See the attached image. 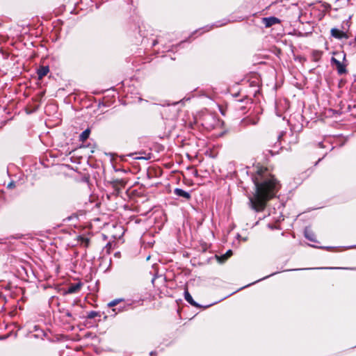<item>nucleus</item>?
Returning a JSON list of instances; mask_svg holds the SVG:
<instances>
[{"label": "nucleus", "instance_id": "f257e3e1", "mask_svg": "<svg viewBox=\"0 0 356 356\" xmlns=\"http://www.w3.org/2000/svg\"><path fill=\"white\" fill-rule=\"evenodd\" d=\"M255 186V193L249 197V204L252 209L261 211L264 209L266 202L273 197L280 188L276 179L271 175L266 168H260L252 177Z\"/></svg>", "mask_w": 356, "mask_h": 356}, {"label": "nucleus", "instance_id": "f03ea898", "mask_svg": "<svg viewBox=\"0 0 356 356\" xmlns=\"http://www.w3.org/2000/svg\"><path fill=\"white\" fill-rule=\"evenodd\" d=\"M332 63L336 66L337 72L339 74H343L346 72V66L335 58H332Z\"/></svg>", "mask_w": 356, "mask_h": 356}, {"label": "nucleus", "instance_id": "7ed1b4c3", "mask_svg": "<svg viewBox=\"0 0 356 356\" xmlns=\"http://www.w3.org/2000/svg\"><path fill=\"white\" fill-rule=\"evenodd\" d=\"M262 20L266 27H270L280 22V19L275 17H265Z\"/></svg>", "mask_w": 356, "mask_h": 356}, {"label": "nucleus", "instance_id": "20e7f679", "mask_svg": "<svg viewBox=\"0 0 356 356\" xmlns=\"http://www.w3.org/2000/svg\"><path fill=\"white\" fill-rule=\"evenodd\" d=\"M174 193L176 195L182 197L186 200H188L191 197V195L188 192H186L181 188H175L174 191Z\"/></svg>", "mask_w": 356, "mask_h": 356}, {"label": "nucleus", "instance_id": "39448f33", "mask_svg": "<svg viewBox=\"0 0 356 356\" xmlns=\"http://www.w3.org/2000/svg\"><path fill=\"white\" fill-rule=\"evenodd\" d=\"M184 298L191 305L197 307H199V305L193 300L191 295L189 293V292L188 291L187 289H186L184 291Z\"/></svg>", "mask_w": 356, "mask_h": 356}, {"label": "nucleus", "instance_id": "423d86ee", "mask_svg": "<svg viewBox=\"0 0 356 356\" xmlns=\"http://www.w3.org/2000/svg\"><path fill=\"white\" fill-rule=\"evenodd\" d=\"M81 287V283H76V284H72L67 289V292L68 293H76V292H77V291H79L80 290Z\"/></svg>", "mask_w": 356, "mask_h": 356}, {"label": "nucleus", "instance_id": "0eeeda50", "mask_svg": "<svg viewBox=\"0 0 356 356\" xmlns=\"http://www.w3.org/2000/svg\"><path fill=\"white\" fill-rule=\"evenodd\" d=\"M331 35L335 38L341 39L343 37L344 33L337 29L334 28L331 29Z\"/></svg>", "mask_w": 356, "mask_h": 356}, {"label": "nucleus", "instance_id": "6e6552de", "mask_svg": "<svg viewBox=\"0 0 356 356\" xmlns=\"http://www.w3.org/2000/svg\"><path fill=\"white\" fill-rule=\"evenodd\" d=\"M49 67L48 66H42L38 70V75L40 79L43 78L44 76L47 74L49 72Z\"/></svg>", "mask_w": 356, "mask_h": 356}, {"label": "nucleus", "instance_id": "1a4fd4ad", "mask_svg": "<svg viewBox=\"0 0 356 356\" xmlns=\"http://www.w3.org/2000/svg\"><path fill=\"white\" fill-rule=\"evenodd\" d=\"M258 122H259V118L255 117V118H250L245 119L243 120V122L245 125H248V124L255 125L257 124Z\"/></svg>", "mask_w": 356, "mask_h": 356}, {"label": "nucleus", "instance_id": "9d476101", "mask_svg": "<svg viewBox=\"0 0 356 356\" xmlns=\"http://www.w3.org/2000/svg\"><path fill=\"white\" fill-rule=\"evenodd\" d=\"M305 236L311 241H315L314 234L308 229L305 230Z\"/></svg>", "mask_w": 356, "mask_h": 356}, {"label": "nucleus", "instance_id": "9b49d317", "mask_svg": "<svg viewBox=\"0 0 356 356\" xmlns=\"http://www.w3.org/2000/svg\"><path fill=\"white\" fill-rule=\"evenodd\" d=\"M89 135H90V130L89 129L85 130L80 135V140L82 142L85 141L89 137Z\"/></svg>", "mask_w": 356, "mask_h": 356}, {"label": "nucleus", "instance_id": "f8f14e48", "mask_svg": "<svg viewBox=\"0 0 356 356\" xmlns=\"http://www.w3.org/2000/svg\"><path fill=\"white\" fill-rule=\"evenodd\" d=\"M232 254V250H228L224 255H222L221 257V259L222 261H225L226 259H227Z\"/></svg>", "mask_w": 356, "mask_h": 356}, {"label": "nucleus", "instance_id": "ddd939ff", "mask_svg": "<svg viewBox=\"0 0 356 356\" xmlns=\"http://www.w3.org/2000/svg\"><path fill=\"white\" fill-rule=\"evenodd\" d=\"M120 301V300H118V299H116V300H114L108 303V307H114L118 303H119Z\"/></svg>", "mask_w": 356, "mask_h": 356}, {"label": "nucleus", "instance_id": "4468645a", "mask_svg": "<svg viewBox=\"0 0 356 356\" xmlns=\"http://www.w3.org/2000/svg\"><path fill=\"white\" fill-rule=\"evenodd\" d=\"M97 316V313L95 312H91L89 314H88V318H94L95 316Z\"/></svg>", "mask_w": 356, "mask_h": 356}, {"label": "nucleus", "instance_id": "2eb2a0df", "mask_svg": "<svg viewBox=\"0 0 356 356\" xmlns=\"http://www.w3.org/2000/svg\"><path fill=\"white\" fill-rule=\"evenodd\" d=\"M7 187H8V188H10V189L15 188V182L12 181V182H10V183H9V184H8V186H7Z\"/></svg>", "mask_w": 356, "mask_h": 356}, {"label": "nucleus", "instance_id": "dca6fc26", "mask_svg": "<svg viewBox=\"0 0 356 356\" xmlns=\"http://www.w3.org/2000/svg\"><path fill=\"white\" fill-rule=\"evenodd\" d=\"M284 135V134L283 132L280 134V136H278V140L280 141H281L282 140Z\"/></svg>", "mask_w": 356, "mask_h": 356}, {"label": "nucleus", "instance_id": "f3484780", "mask_svg": "<svg viewBox=\"0 0 356 356\" xmlns=\"http://www.w3.org/2000/svg\"><path fill=\"white\" fill-rule=\"evenodd\" d=\"M262 279H260L259 280L254 281V283L259 282V281L261 280Z\"/></svg>", "mask_w": 356, "mask_h": 356}, {"label": "nucleus", "instance_id": "a211bd4d", "mask_svg": "<svg viewBox=\"0 0 356 356\" xmlns=\"http://www.w3.org/2000/svg\"><path fill=\"white\" fill-rule=\"evenodd\" d=\"M262 279H260L259 280L254 281V283L259 282V281L261 280Z\"/></svg>", "mask_w": 356, "mask_h": 356}, {"label": "nucleus", "instance_id": "6ab92c4d", "mask_svg": "<svg viewBox=\"0 0 356 356\" xmlns=\"http://www.w3.org/2000/svg\"><path fill=\"white\" fill-rule=\"evenodd\" d=\"M305 268H300V270H305Z\"/></svg>", "mask_w": 356, "mask_h": 356}]
</instances>
